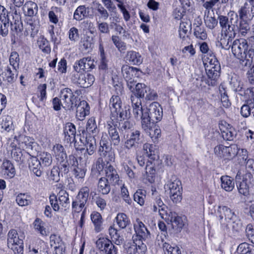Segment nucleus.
<instances>
[{
    "label": "nucleus",
    "mask_w": 254,
    "mask_h": 254,
    "mask_svg": "<svg viewBox=\"0 0 254 254\" xmlns=\"http://www.w3.org/2000/svg\"><path fill=\"white\" fill-rule=\"evenodd\" d=\"M231 50L235 57L241 61L242 65L250 66L252 64L254 50L249 47L246 40L239 39L234 40L232 43Z\"/></svg>",
    "instance_id": "nucleus-1"
},
{
    "label": "nucleus",
    "mask_w": 254,
    "mask_h": 254,
    "mask_svg": "<svg viewBox=\"0 0 254 254\" xmlns=\"http://www.w3.org/2000/svg\"><path fill=\"white\" fill-rule=\"evenodd\" d=\"M219 24L221 29L222 36L230 35V37H235L238 31L239 17L237 13L231 11L228 16L222 15L218 17Z\"/></svg>",
    "instance_id": "nucleus-2"
},
{
    "label": "nucleus",
    "mask_w": 254,
    "mask_h": 254,
    "mask_svg": "<svg viewBox=\"0 0 254 254\" xmlns=\"http://www.w3.org/2000/svg\"><path fill=\"white\" fill-rule=\"evenodd\" d=\"M109 107L111 111V119L113 122L129 118L130 115L129 108L123 106L119 95L112 96L110 100Z\"/></svg>",
    "instance_id": "nucleus-3"
},
{
    "label": "nucleus",
    "mask_w": 254,
    "mask_h": 254,
    "mask_svg": "<svg viewBox=\"0 0 254 254\" xmlns=\"http://www.w3.org/2000/svg\"><path fill=\"white\" fill-rule=\"evenodd\" d=\"M200 50L202 53H207L209 55L207 61L209 63V65L206 67V72L209 78L213 80H216L219 76L221 70L219 61L214 54L209 51L208 45L206 42H203L200 44Z\"/></svg>",
    "instance_id": "nucleus-4"
},
{
    "label": "nucleus",
    "mask_w": 254,
    "mask_h": 254,
    "mask_svg": "<svg viewBox=\"0 0 254 254\" xmlns=\"http://www.w3.org/2000/svg\"><path fill=\"white\" fill-rule=\"evenodd\" d=\"M25 237L24 233L21 231L18 232L15 229H11L8 232L7 245L14 254H23V240Z\"/></svg>",
    "instance_id": "nucleus-5"
},
{
    "label": "nucleus",
    "mask_w": 254,
    "mask_h": 254,
    "mask_svg": "<svg viewBox=\"0 0 254 254\" xmlns=\"http://www.w3.org/2000/svg\"><path fill=\"white\" fill-rule=\"evenodd\" d=\"M165 189L169 191V195L174 203L181 202L182 199V191L181 182L177 179L173 181H168L165 186Z\"/></svg>",
    "instance_id": "nucleus-6"
},
{
    "label": "nucleus",
    "mask_w": 254,
    "mask_h": 254,
    "mask_svg": "<svg viewBox=\"0 0 254 254\" xmlns=\"http://www.w3.org/2000/svg\"><path fill=\"white\" fill-rule=\"evenodd\" d=\"M60 97L63 102L62 107L66 110H73L77 105V97L75 96L73 91L68 88L61 90Z\"/></svg>",
    "instance_id": "nucleus-7"
},
{
    "label": "nucleus",
    "mask_w": 254,
    "mask_h": 254,
    "mask_svg": "<svg viewBox=\"0 0 254 254\" xmlns=\"http://www.w3.org/2000/svg\"><path fill=\"white\" fill-rule=\"evenodd\" d=\"M71 80L73 83L80 87L87 88L93 83L95 77L90 73L86 74L82 72L75 71L71 76Z\"/></svg>",
    "instance_id": "nucleus-8"
},
{
    "label": "nucleus",
    "mask_w": 254,
    "mask_h": 254,
    "mask_svg": "<svg viewBox=\"0 0 254 254\" xmlns=\"http://www.w3.org/2000/svg\"><path fill=\"white\" fill-rule=\"evenodd\" d=\"M97 248L102 254H117L118 249L112 241L107 238H100L96 243Z\"/></svg>",
    "instance_id": "nucleus-9"
},
{
    "label": "nucleus",
    "mask_w": 254,
    "mask_h": 254,
    "mask_svg": "<svg viewBox=\"0 0 254 254\" xmlns=\"http://www.w3.org/2000/svg\"><path fill=\"white\" fill-rule=\"evenodd\" d=\"M143 140V135L139 130H132L130 134L127 135V139L125 141V147L129 150L136 148L141 144Z\"/></svg>",
    "instance_id": "nucleus-10"
},
{
    "label": "nucleus",
    "mask_w": 254,
    "mask_h": 254,
    "mask_svg": "<svg viewBox=\"0 0 254 254\" xmlns=\"http://www.w3.org/2000/svg\"><path fill=\"white\" fill-rule=\"evenodd\" d=\"M237 146L235 145L228 147L219 145L214 148V153L218 157L224 160H230L236 155Z\"/></svg>",
    "instance_id": "nucleus-11"
},
{
    "label": "nucleus",
    "mask_w": 254,
    "mask_h": 254,
    "mask_svg": "<svg viewBox=\"0 0 254 254\" xmlns=\"http://www.w3.org/2000/svg\"><path fill=\"white\" fill-rule=\"evenodd\" d=\"M240 19L251 21L254 17V0H248L238 11Z\"/></svg>",
    "instance_id": "nucleus-12"
},
{
    "label": "nucleus",
    "mask_w": 254,
    "mask_h": 254,
    "mask_svg": "<svg viewBox=\"0 0 254 254\" xmlns=\"http://www.w3.org/2000/svg\"><path fill=\"white\" fill-rule=\"evenodd\" d=\"M94 61L90 57L83 58L75 62L73 68L75 71H88L94 68Z\"/></svg>",
    "instance_id": "nucleus-13"
},
{
    "label": "nucleus",
    "mask_w": 254,
    "mask_h": 254,
    "mask_svg": "<svg viewBox=\"0 0 254 254\" xmlns=\"http://www.w3.org/2000/svg\"><path fill=\"white\" fill-rule=\"evenodd\" d=\"M144 112H147L153 122L160 121L163 117V110L161 105L157 102L150 104L147 108H145Z\"/></svg>",
    "instance_id": "nucleus-14"
},
{
    "label": "nucleus",
    "mask_w": 254,
    "mask_h": 254,
    "mask_svg": "<svg viewBox=\"0 0 254 254\" xmlns=\"http://www.w3.org/2000/svg\"><path fill=\"white\" fill-rule=\"evenodd\" d=\"M8 11L2 5H0V35L5 37L8 33Z\"/></svg>",
    "instance_id": "nucleus-15"
},
{
    "label": "nucleus",
    "mask_w": 254,
    "mask_h": 254,
    "mask_svg": "<svg viewBox=\"0 0 254 254\" xmlns=\"http://www.w3.org/2000/svg\"><path fill=\"white\" fill-rule=\"evenodd\" d=\"M136 236L139 240L145 241L150 238V232L139 219H137L133 225Z\"/></svg>",
    "instance_id": "nucleus-16"
},
{
    "label": "nucleus",
    "mask_w": 254,
    "mask_h": 254,
    "mask_svg": "<svg viewBox=\"0 0 254 254\" xmlns=\"http://www.w3.org/2000/svg\"><path fill=\"white\" fill-rule=\"evenodd\" d=\"M28 159V167L31 172L38 177H40L43 173V167L39 158L32 156Z\"/></svg>",
    "instance_id": "nucleus-17"
},
{
    "label": "nucleus",
    "mask_w": 254,
    "mask_h": 254,
    "mask_svg": "<svg viewBox=\"0 0 254 254\" xmlns=\"http://www.w3.org/2000/svg\"><path fill=\"white\" fill-rule=\"evenodd\" d=\"M238 94L244 96L247 104L254 107V87H250L246 89L242 87H238L236 89Z\"/></svg>",
    "instance_id": "nucleus-18"
},
{
    "label": "nucleus",
    "mask_w": 254,
    "mask_h": 254,
    "mask_svg": "<svg viewBox=\"0 0 254 254\" xmlns=\"http://www.w3.org/2000/svg\"><path fill=\"white\" fill-rule=\"evenodd\" d=\"M122 73L126 80L128 81L133 77H138L141 71L136 67L125 64L122 67Z\"/></svg>",
    "instance_id": "nucleus-19"
},
{
    "label": "nucleus",
    "mask_w": 254,
    "mask_h": 254,
    "mask_svg": "<svg viewBox=\"0 0 254 254\" xmlns=\"http://www.w3.org/2000/svg\"><path fill=\"white\" fill-rule=\"evenodd\" d=\"M64 140L67 143H72L75 140V126L71 123H67L64 128Z\"/></svg>",
    "instance_id": "nucleus-20"
},
{
    "label": "nucleus",
    "mask_w": 254,
    "mask_h": 254,
    "mask_svg": "<svg viewBox=\"0 0 254 254\" xmlns=\"http://www.w3.org/2000/svg\"><path fill=\"white\" fill-rule=\"evenodd\" d=\"M76 118L83 121L85 117L89 114V106L84 100L80 101L76 105Z\"/></svg>",
    "instance_id": "nucleus-21"
},
{
    "label": "nucleus",
    "mask_w": 254,
    "mask_h": 254,
    "mask_svg": "<svg viewBox=\"0 0 254 254\" xmlns=\"http://www.w3.org/2000/svg\"><path fill=\"white\" fill-rule=\"evenodd\" d=\"M1 173L6 179H11L15 175V169L13 164L9 160L3 161L1 166Z\"/></svg>",
    "instance_id": "nucleus-22"
},
{
    "label": "nucleus",
    "mask_w": 254,
    "mask_h": 254,
    "mask_svg": "<svg viewBox=\"0 0 254 254\" xmlns=\"http://www.w3.org/2000/svg\"><path fill=\"white\" fill-rule=\"evenodd\" d=\"M108 134L111 144L114 147L118 146L121 142V138L116 127L117 124L111 126L109 125Z\"/></svg>",
    "instance_id": "nucleus-23"
},
{
    "label": "nucleus",
    "mask_w": 254,
    "mask_h": 254,
    "mask_svg": "<svg viewBox=\"0 0 254 254\" xmlns=\"http://www.w3.org/2000/svg\"><path fill=\"white\" fill-rule=\"evenodd\" d=\"M105 171L108 181H109L113 185L118 184L120 181L119 176L117 171L110 164L106 166Z\"/></svg>",
    "instance_id": "nucleus-24"
},
{
    "label": "nucleus",
    "mask_w": 254,
    "mask_h": 254,
    "mask_svg": "<svg viewBox=\"0 0 254 254\" xmlns=\"http://www.w3.org/2000/svg\"><path fill=\"white\" fill-rule=\"evenodd\" d=\"M217 213L221 220L224 217L226 220H234L236 217L234 212H232L230 208L226 206H219Z\"/></svg>",
    "instance_id": "nucleus-25"
},
{
    "label": "nucleus",
    "mask_w": 254,
    "mask_h": 254,
    "mask_svg": "<svg viewBox=\"0 0 254 254\" xmlns=\"http://www.w3.org/2000/svg\"><path fill=\"white\" fill-rule=\"evenodd\" d=\"M8 150L11 152V156L13 159L18 163H23V154L21 149L17 147L16 144L11 143Z\"/></svg>",
    "instance_id": "nucleus-26"
},
{
    "label": "nucleus",
    "mask_w": 254,
    "mask_h": 254,
    "mask_svg": "<svg viewBox=\"0 0 254 254\" xmlns=\"http://www.w3.org/2000/svg\"><path fill=\"white\" fill-rule=\"evenodd\" d=\"M140 114V116L138 119H141V128L144 131H147V130H149L151 127L154 125L155 122L153 121V119L149 117L147 112L143 111V113Z\"/></svg>",
    "instance_id": "nucleus-27"
},
{
    "label": "nucleus",
    "mask_w": 254,
    "mask_h": 254,
    "mask_svg": "<svg viewBox=\"0 0 254 254\" xmlns=\"http://www.w3.org/2000/svg\"><path fill=\"white\" fill-rule=\"evenodd\" d=\"M53 151L54 156L59 162H63L67 160V155L65 150L61 144H57L54 146Z\"/></svg>",
    "instance_id": "nucleus-28"
},
{
    "label": "nucleus",
    "mask_w": 254,
    "mask_h": 254,
    "mask_svg": "<svg viewBox=\"0 0 254 254\" xmlns=\"http://www.w3.org/2000/svg\"><path fill=\"white\" fill-rule=\"evenodd\" d=\"M169 219L167 221L168 223L171 222L174 228L182 229L184 223L181 217L178 215L175 212L170 211L169 213Z\"/></svg>",
    "instance_id": "nucleus-29"
},
{
    "label": "nucleus",
    "mask_w": 254,
    "mask_h": 254,
    "mask_svg": "<svg viewBox=\"0 0 254 254\" xmlns=\"http://www.w3.org/2000/svg\"><path fill=\"white\" fill-rule=\"evenodd\" d=\"M126 59L130 64L134 65H140L143 62L141 55L137 52L129 51L127 52Z\"/></svg>",
    "instance_id": "nucleus-30"
},
{
    "label": "nucleus",
    "mask_w": 254,
    "mask_h": 254,
    "mask_svg": "<svg viewBox=\"0 0 254 254\" xmlns=\"http://www.w3.org/2000/svg\"><path fill=\"white\" fill-rule=\"evenodd\" d=\"M97 190L103 195L108 194L111 190V186L108 180L105 177H101L98 181Z\"/></svg>",
    "instance_id": "nucleus-31"
},
{
    "label": "nucleus",
    "mask_w": 254,
    "mask_h": 254,
    "mask_svg": "<svg viewBox=\"0 0 254 254\" xmlns=\"http://www.w3.org/2000/svg\"><path fill=\"white\" fill-rule=\"evenodd\" d=\"M17 141L19 144H21L23 148H25L28 152L32 150L33 144H34V139L30 137L27 136L25 135H19L17 139Z\"/></svg>",
    "instance_id": "nucleus-32"
},
{
    "label": "nucleus",
    "mask_w": 254,
    "mask_h": 254,
    "mask_svg": "<svg viewBox=\"0 0 254 254\" xmlns=\"http://www.w3.org/2000/svg\"><path fill=\"white\" fill-rule=\"evenodd\" d=\"M33 226L35 230L41 236L46 237L49 235V232L46 228L45 223L40 218H37L34 220Z\"/></svg>",
    "instance_id": "nucleus-33"
},
{
    "label": "nucleus",
    "mask_w": 254,
    "mask_h": 254,
    "mask_svg": "<svg viewBox=\"0 0 254 254\" xmlns=\"http://www.w3.org/2000/svg\"><path fill=\"white\" fill-rule=\"evenodd\" d=\"M99 52L100 54V64H99V68L106 71L108 69V60L106 57L103 46L101 43H100L99 46Z\"/></svg>",
    "instance_id": "nucleus-34"
},
{
    "label": "nucleus",
    "mask_w": 254,
    "mask_h": 254,
    "mask_svg": "<svg viewBox=\"0 0 254 254\" xmlns=\"http://www.w3.org/2000/svg\"><path fill=\"white\" fill-rule=\"evenodd\" d=\"M10 28L12 34L18 36L23 30V24L20 19H10Z\"/></svg>",
    "instance_id": "nucleus-35"
},
{
    "label": "nucleus",
    "mask_w": 254,
    "mask_h": 254,
    "mask_svg": "<svg viewBox=\"0 0 254 254\" xmlns=\"http://www.w3.org/2000/svg\"><path fill=\"white\" fill-rule=\"evenodd\" d=\"M143 148L147 156L151 160L155 161L158 159V156L156 154L157 151L154 145L146 143L143 145Z\"/></svg>",
    "instance_id": "nucleus-36"
},
{
    "label": "nucleus",
    "mask_w": 254,
    "mask_h": 254,
    "mask_svg": "<svg viewBox=\"0 0 254 254\" xmlns=\"http://www.w3.org/2000/svg\"><path fill=\"white\" fill-rule=\"evenodd\" d=\"M85 147L86 152L89 155H93L96 149V139L93 136L86 137L85 139Z\"/></svg>",
    "instance_id": "nucleus-37"
},
{
    "label": "nucleus",
    "mask_w": 254,
    "mask_h": 254,
    "mask_svg": "<svg viewBox=\"0 0 254 254\" xmlns=\"http://www.w3.org/2000/svg\"><path fill=\"white\" fill-rule=\"evenodd\" d=\"M191 29V24L190 22H182L180 24L179 36L181 39L185 40L188 37Z\"/></svg>",
    "instance_id": "nucleus-38"
},
{
    "label": "nucleus",
    "mask_w": 254,
    "mask_h": 254,
    "mask_svg": "<svg viewBox=\"0 0 254 254\" xmlns=\"http://www.w3.org/2000/svg\"><path fill=\"white\" fill-rule=\"evenodd\" d=\"M116 221L121 229L126 228L130 223L128 217L124 213H119L116 217Z\"/></svg>",
    "instance_id": "nucleus-39"
},
{
    "label": "nucleus",
    "mask_w": 254,
    "mask_h": 254,
    "mask_svg": "<svg viewBox=\"0 0 254 254\" xmlns=\"http://www.w3.org/2000/svg\"><path fill=\"white\" fill-rule=\"evenodd\" d=\"M221 188L227 191H231L234 188L233 179L228 176H222L221 177Z\"/></svg>",
    "instance_id": "nucleus-40"
},
{
    "label": "nucleus",
    "mask_w": 254,
    "mask_h": 254,
    "mask_svg": "<svg viewBox=\"0 0 254 254\" xmlns=\"http://www.w3.org/2000/svg\"><path fill=\"white\" fill-rule=\"evenodd\" d=\"M88 7H86L85 5H80L77 7L73 14V19L76 21H80L85 17L88 16V11L87 9Z\"/></svg>",
    "instance_id": "nucleus-41"
},
{
    "label": "nucleus",
    "mask_w": 254,
    "mask_h": 254,
    "mask_svg": "<svg viewBox=\"0 0 254 254\" xmlns=\"http://www.w3.org/2000/svg\"><path fill=\"white\" fill-rule=\"evenodd\" d=\"M86 169L81 165L76 166L72 169L73 174L79 183H82L85 176Z\"/></svg>",
    "instance_id": "nucleus-42"
},
{
    "label": "nucleus",
    "mask_w": 254,
    "mask_h": 254,
    "mask_svg": "<svg viewBox=\"0 0 254 254\" xmlns=\"http://www.w3.org/2000/svg\"><path fill=\"white\" fill-rule=\"evenodd\" d=\"M196 24L194 23L193 25ZM201 24V19L199 21H197L196 27L194 28V35L196 38L202 40H205L207 39V36L205 30L203 27H201L200 25Z\"/></svg>",
    "instance_id": "nucleus-43"
},
{
    "label": "nucleus",
    "mask_w": 254,
    "mask_h": 254,
    "mask_svg": "<svg viewBox=\"0 0 254 254\" xmlns=\"http://www.w3.org/2000/svg\"><path fill=\"white\" fill-rule=\"evenodd\" d=\"M86 129L89 134H96L98 132L99 129L94 117H91L88 120L86 125Z\"/></svg>",
    "instance_id": "nucleus-44"
},
{
    "label": "nucleus",
    "mask_w": 254,
    "mask_h": 254,
    "mask_svg": "<svg viewBox=\"0 0 254 254\" xmlns=\"http://www.w3.org/2000/svg\"><path fill=\"white\" fill-rule=\"evenodd\" d=\"M89 188L87 187H82L79 190L76 200L79 201V202H82V204H85L89 197Z\"/></svg>",
    "instance_id": "nucleus-45"
},
{
    "label": "nucleus",
    "mask_w": 254,
    "mask_h": 254,
    "mask_svg": "<svg viewBox=\"0 0 254 254\" xmlns=\"http://www.w3.org/2000/svg\"><path fill=\"white\" fill-rule=\"evenodd\" d=\"M142 241L138 240V243H135V245L130 247L129 249L133 250V254H145L147 250V247L142 243Z\"/></svg>",
    "instance_id": "nucleus-46"
},
{
    "label": "nucleus",
    "mask_w": 254,
    "mask_h": 254,
    "mask_svg": "<svg viewBox=\"0 0 254 254\" xmlns=\"http://www.w3.org/2000/svg\"><path fill=\"white\" fill-rule=\"evenodd\" d=\"M91 219L94 225L95 231L97 232H100L102 223L101 214L98 212H94L91 214Z\"/></svg>",
    "instance_id": "nucleus-47"
},
{
    "label": "nucleus",
    "mask_w": 254,
    "mask_h": 254,
    "mask_svg": "<svg viewBox=\"0 0 254 254\" xmlns=\"http://www.w3.org/2000/svg\"><path fill=\"white\" fill-rule=\"evenodd\" d=\"M39 48L45 53H49L51 51V48L49 41L43 36H40L37 40Z\"/></svg>",
    "instance_id": "nucleus-48"
},
{
    "label": "nucleus",
    "mask_w": 254,
    "mask_h": 254,
    "mask_svg": "<svg viewBox=\"0 0 254 254\" xmlns=\"http://www.w3.org/2000/svg\"><path fill=\"white\" fill-rule=\"evenodd\" d=\"M95 10L96 11L95 15L98 16L100 19L106 20L108 18L109 16V12L106 8L101 4L98 3L97 4Z\"/></svg>",
    "instance_id": "nucleus-49"
},
{
    "label": "nucleus",
    "mask_w": 254,
    "mask_h": 254,
    "mask_svg": "<svg viewBox=\"0 0 254 254\" xmlns=\"http://www.w3.org/2000/svg\"><path fill=\"white\" fill-rule=\"evenodd\" d=\"M24 8L27 9L26 15L28 16H33L38 12V6L35 2L28 1L25 4Z\"/></svg>",
    "instance_id": "nucleus-50"
},
{
    "label": "nucleus",
    "mask_w": 254,
    "mask_h": 254,
    "mask_svg": "<svg viewBox=\"0 0 254 254\" xmlns=\"http://www.w3.org/2000/svg\"><path fill=\"white\" fill-rule=\"evenodd\" d=\"M39 159L40 160L43 167L50 166L53 162L52 155L48 152H43L39 156Z\"/></svg>",
    "instance_id": "nucleus-51"
},
{
    "label": "nucleus",
    "mask_w": 254,
    "mask_h": 254,
    "mask_svg": "<svg viewBox=\"0 0 254 254\" xmlns=\"http://www.w3.org/2000/svg\"><path fill=\"white\" fill-rule=\"evenodd\" d=\"M61 11V9L60 8L57 7H53L52 8L51 10L48 13V17L51 22L55 24L58 23V16Z\"/></svg>",
    "instance_id": "nucleus-52"
},
{
    "label": "nucleus",
    "mask_w": 254,
    "mask_h": 254,
    "mask_svg": "<svg viewBox=\"0 0 254 254\" xmlns=\"http://www.w3.org/2000/svg\"><path fill=\"white\" fill-rule=\"evenodd\" d=\"M105 163L103 158L99 157L96 160L94 165L92 168L91 172L99 176L101 174V172L103 171L104 168Z\"/></svg>",
    "instance_id": "nucleus-53"
},
{
    "label": "nucleus",
    "mask_w": 254,
    "mask_h": 254,
    "mask_svg": "<svg viewBox=\"0 0 254 254\" xmlns=\"http://www.w3.org/2000/svg\"><path fill=\"white\" fill-rule=\"evenodd\" d=\"M250 21L240 19L239 25H238V31L242 36H245L250 29L249 22Z\"/></svg>",
    "instance_id": "nucleus-54"
},
{
    "label": "nucleus",
    "mask_w": 254,
    "mask_h": 254,
    "mask_svg": "<svg viewBox=\"0 0 254 254\" xmlns=\"http://www.w3.org/2000/svg\"><path fill=\"white\" fill-rule=\"evenodd\" d=\"M148 133L154 142L161 136V129L158 126L154 125L150 127L149 130L145 131Z\"/></svg>",
    "instance_id": "nucleus-55"
},
{
    "label": "nucleus",
    "mask_w": 254,
    "mask_h": 254,
    "mask_svg": "<svg viewBox=\"0 0 254 254\" xmlns=\"http://www.w3.org/2000/svg\"><path fill=\"white\" fill-rule=\"evenodd\" d=\"M112 41L120 52H124L127 50L126 43L122 41L118 36L113 35Z\"/></svg>",
    "instance_id": "nucleus-56"
},
{
    "label": "nucleus",
    "mask_w": 254,
    "mask_h": 254,
    "mask_svg": "<svg viewBox=\"0 0 254 254\" xmlns=\"http://www.w3.org/2000/svg\"><path fill=\"white\" fill-rule=\"evenodd\" d=\"M237 187L240 193L245 196L249 193V186L247 182V179H243L239 183H237Z\"/></svg>",
    "instance_id": "nucleus-57"
},
{
    "label": "nucleus",
    "mask_w": 254,
    "mask_h": 254,
    "mask_svg": "<svg viewBox=\"0 0 254 254\" xmlns=\"http://www.w3.org/2000/svg\"><path fill=\"white\" fill-rule=\"evenodd\" d=\"M149 87L144 83H138L135 85V94L141 98H144L148 92Z\"/></svg>",
    "instance_id": "nucleus-58"
},
{
    "label": "nucleus",
    "mask_w": 254,
    "mask_h": 254,
    "mask_svg": "<svg viewBox=\"0 0 254 254\" xmlns=\"http://www.w3.org/2000/svg\"><path fill=\"white\" fill-rule=\"evenodd\" d=\"M146 193L145 190H138L134 194V200L140 205H143L146 197Z\"/></svg>",
    "instance_id": "nucleus-59"
},
{
    "label": "nucleus",
    "mask_w": 254,
    "mask_h": 254,
    "mask_svg": "<svg viewBox=\"0 0 254 254\" xmlns=\"http://www.w3.org/2000/svg\"><path fill=\"white\" fill-rule=\"evenodd\" d=\"M58 200L60 204L66 207L69 204L68 193L65 190H61L58 193Z\"/></svg>",
    "instance_id": "nucleus-60"
},
{
    "label": "nucleus",
    "mask_w": 254,
    "mask_h": 254,
    "mask_svg": "<svg viewBox=\"0 0 254 254\" xmlns=\"http://www.w3.org/2000/svg\"><path fill=\"white\" fill-rule=\"evenodd\" d=\"M5 76L6 80L7 82L12 83L16 80L17 77V73L16 68L13 67V70H11L10 68L7 67L6 71L4 73Z\"/></svg>",
    "instance_id": "nucleus-61"
},
{
    "label": "nucleus",
    "mask_w": 254,
    "mask_h": 254,
    "mask_svg": "<svg viewBox=\"0 0 254 254\" xmlns=\"http://www.w3.org/2000/svg\"><path fill=\"white\" fill-rule=\"evenodd\" d=\"M163 249L165 254H181V250L178 247H172L166 242L163 244Z\"/></svg>",
    "instance_id": "nucleus-62"
},
{
    "label": "nucleus",
    "mask_w": 254,
    "mask_h": 254,
    "mask_svg": "<svg viewBox=\"0 0 254 254\" xmlns=\"http://www.w3.org/2000/svg\"><path fill=\"white\" fill-rule=\"evenodd\" d=\"M219 92L221 95V101L223 106L228 108L231 105V102L226 93L225 88L223 86L219 87Z\"/></svg>",
    "instance_id": "nucleus-63"
},
{
    "label": "nucleus",
    "mask_w": 254,
    "mask_h": 254,
    "mask_svg": "<svg viewBox=\"0 0 254 254\" xmlns=\"http://www.w3.org/2000/svg\"><path fill=\"white\" fill-rule=\"evenodd\" d=\"M48 178L50 181L57 183L60 181L61 176L60 169L57 166H54L51 170L50 174L48 175Z\"/></svg>",
    "instance_id": "nucleus-64"
}]
</instances>
